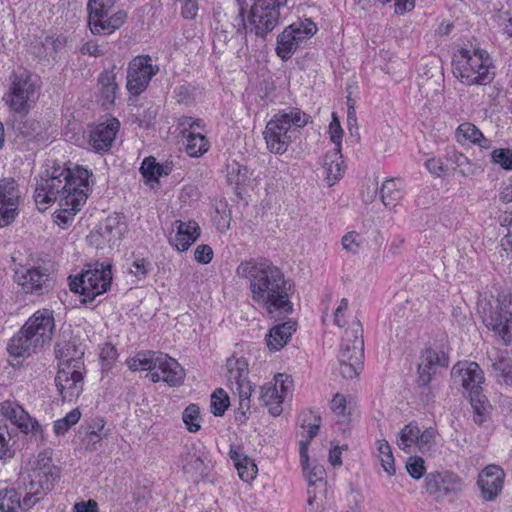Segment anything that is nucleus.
Instances as JSON below:
<instances>
[{
	"mask_svg": "<svg viewBox=\"0 0 512 512\" xmlns=\"http://www.w3.org/2000/svg\"><path fill=\"white\" fill-rule=\"evenodd\" d=\"M92 173L81 167L74 169L53 167L37 180L35 202L48 204L58 201L60 209L55 212V222L62 227L68 225L86 203L91 191L89 178Z\"/></svg>",
	"mask_w": 512,
	"mask_h": 512,
	"instance_id": "1",
	"label": "nucleus"
},
{
	"mask_svg": "<svg viewBox=\"0 0 512 512\" xmlns=\"http://www.w3.org/2000/svg\"><path fill=\"white\" fill-rule=\"evenodd\" d=\"M236 274L249 280L251 298L268 313L282 311L292 313L293 304L289 297L293 285L280 268L267 259H250L241 262Z\"/></svg>",
	"mask_w": 512,
	"mask_h": 512,
	"instance_id": "2",
	"label": "nucleus"
},
{
	"mask_svg": "<svg viewBox=\"0 0 512 512\" xmlns=\"http://www.w3.org/2000/svg\"><path fill=\"white\" fill-rule=\"evenodd\" d=\"M0 411L4 418L0 417V459L6 460L14 457L16 433L9 428L7 420L16 426L22 433L39 435L43 438L40 424L33 419L17 402L5 400L0 404Z\"/></svg>",
	"mask_w": 512,
	"mask_h": 512,
	"instance_id": "3",
	"label": "nucleus"
},
{
	"mask_svg": "<svg viewBox=\"0 0 512 512\" xmlns=\"http://www.w3.org/2000/svg\"><path fill=\"white\" fill-rule=\"evenodd\" d=\"M494 65L487 51L482 49L460 48L452 57L453 75L463 84H490L495 72Z\"/></svg>",
	"mask_w": 512,
	"mask_h": 512,
	"instance_id": "4",
	"label": "nucleus"
},
{
	"mask_svg": "<svg viewBox=\"0 0 512 512\" xmlns=\"http://www.w3.org/2000/svg\"><path fill=\"white\" fill-rule=\"evenodd\" d=\"M309 116L299 108L289 107L273 116L263 132L267 148L274 154H284L299 128L308 123Z\"/></svg>",
	"mask_w": 512,
	"mask_h": 512,
	"instance_id": "5",
	"label": "nucleus"
},
{
	"mask_svg": "<svg viewBox=\"0 0 512 512\" xmlns=\"http://www.w3.org/2000/svg\"><path fill=\"white\" fill-rule=\"evenodd\" d=\"M60 479V470L51 464L50 458L38 460L32 471L21 473L17 479V488L23 494V511L31 509L47 493L53 490Z\"/></svg>",
	"mask_w": 512,
	"mask_h": 512,
	"instance_id": "6",
	"label": "nucleus"
},
{
	"mask_svg": "<svg viewBox=\"0 0 512 512\" xmlns=\"http://www.w3.org/2000/svg\"><path fill=\"white\" fill-rule=\"evenodd\" d=\"M364 340L363 327L359 320L352 322L345 330L338 355L339 373L345 379H353L363 368Z\"/></svg>",
	"mask_w": 512,
	"mask_h": 512,
	"instance_id": "7",
	"label": "nucleus"
},
{
	"mask_svg": "<svg viewBox=\"0 0 512 512\" xmlns=\"http://www.w3.org/2000/svg\"><path fill=\"white\" fill-rule=\"evenodd\" d=\"M69 287L72 292L82 296L84 304L94 301L96 296L105 293L112 282L111 266L103 263H95L81 274L69 277Z\"/></svg>",
	"mask_w": 512,
	"mask_h": 512,
	"instance_id": "8",
	"label": "nucleus"
},
{
	"mask_svg": "<svg viewBox=\"0 0 512 512\" xmlns=\"http://www.w3.org/2000/svg\"><path fill=\"white\" fill-rule=\"evenodd\" d=\"M37 90V80L33 74L23 69L13 71L9 76V86L2 101L11 112L29 113Z\"/></svg>",
	"mask_w": 512,
	"mask_h": 512,
	"instance_id": "9",
	"label": "nucleus"
},
{
	"mask_svg": "<svg viewBox=\"0 0 512 512\" xmlns=\"http://www.w3.org/2000/svg\"><path fill=\"white\" fill-rule=\"evenodd\" d=\"M116 0H88V25L94 35H109L127 19L123 10L113 12Z\"/></svg>",
	"mask_w": 512,
	"mask_h": 512,
	"instance_id": "10",
	"label": "nucleus"
},
{
	"mask_svg": "<svg viewBox=\"0 0 512 512\" xmlns=\"http://www.w3.org/2000/svg\"><path fill=\"white\" fill-rule=\"evenodd\" d=\"M27 114L12 112L6 121L8 140L12 141L19 150H27L29 144H40L46 140V131L41 123L27 118Z\"/></svg>",
	"mask_w": 512,
	"mask_h": 512,
	"instance_id": "11",
	"label": "nucleus"
},
{
	"mask_svg": "<svg viewBox=\"0 0 512 512\" xmlns=\"http://www.w3.org/2000/svg\"><path fill=\"white\" fill-rule=\"evenodd\" d=\"M288 0H257L248 15L250 32L265 39L280 23L281 9Z\"/></svg>",
	"mask_w": 512,
	"mask_h": 512,
	"instance_id": "12",
	"label": "nucleus"
},
{
	"mask_svg": "<svg viewBox=\"0 0 512 512\" xmlns=\"http://www.w3.org/2000/svg\"><path fill=\"white\" fill-rule=\"evenodd\" d=\"M317 30L316 24L308 18L299 19L286 26L277 36L276 55L282 61H288L300 45L310 39Z\"/></svg>",
	"mask_w": 512,
	"mask_h": 512,
	"instance_id": "13",
	"label": "nucleus"
},
{
	"mask_svg": "<svg viewBox=\"0 0 512 512\" xmlns=\"http://www.w3.org/2000/svg\"><path fill=\"white\" fill-rule=\"evenodd\" d=\"M249 364L246 358L232 355L226 360V378L233 393L239 397L238 410L243 416L250 410V397L253 392L251 382L248 380Z\"/></svg>",
	"mask_w": 512,
	"mask_h": 512,
	"instance_id": "14",
	"label": "nucleus"
},
{
	"mask_svg": "<svg viewBox=\"0 0 512 512\" xmlns=\"http://www.w3.org/2000/svg\"><path fill=\"white\" fill-rule=\"evenodd\" d=\"M484 325L508 346L512 342V313L509 305L499 298H492L482 307Z\"/></svg>",
	"mask_w": 512,
	"mask_h": 512,
	"instance_id": "15",
	"label": "nucleus"
},
{
	"mask_svg": "<svg viewBox=\"0 0 512 512\" xmlns=\"http://www.w3.org/2000/svg\"><path fill=\"white\" fill-rule=\"evenodd\" d=\"M159 72V66L153 64L149 55H139L133 58L127 68L126 88L133 96L143 93L153 76Z\"/></svg>",
	"mask_w": 512,
	"mask_h": 512,
	"instance_id": "16",
	"label": "nucleus"
},
{
	"mask_svg": "<svg viewBox=\"0 0 512 512\" xmlns=\"http://www.w3.org/2000/svg\"><path fill=\"white\" fill-rule=\"evenodd\" d=\"M126 230L125 217L122 214L115 213L101 222L98 228L90 233L88 240L96 248L102 249L106 245L113 247L121 240Z\"/></svg>",
	"mask_w": 512,
	"mask_h": 512,
	"instance_id": "17",
	"label": "nucleus"
},
{
	"mask_svg": "<svg viewBox=\"0 0 512 512\" xmlns=\"http://www.w3.org/2000/svg\"><path fill=\"white\" fill-rule=\"evenodd\" d=\"M451 380L454 385L463 388V394L470 397L474 392H482L484 373L476 362H458L451 370Z\"/></svg>",
	"mask_w": 512,
	"mask_h": 512,
	"instance_id": "18",
	"label": "nucleus"
},
{
	"mask_svg": "<svg viewBox=\"0 0 512 512\" xmlns=\"http://www.w3.org/2000/svg\"><path fill=\"white\" fill-rule=\"evenodd\" d=\"M24 332H28L35 341L44 347L51 342L55 332V320L50 309L37 310L23 325Z\"/></svg>",
	"mask_w": 512,
	"mask_h": 512,
	"instance_id": "19",
	"label": "nucleus"
},
{
	"mask_svg": "<svg viewBox=\"0 0 512 512\" xmlns=\"http://www.w3.org/2000/svg\"><path fill=\"white\" fill-rule=\"evenodd\" d=\"M506 473L502 467L489 464L478 474L477 486L481 498L486 502H492L502 493Z\"/></svg>",
	"mask_w": 512,
	"mask_h": 512,
	"instance_id": "20",
	"label": "nucleus"
},
{
	"mask_svg": "<svg viewBox=\"0 0 512 512\" xmlns=\"http://www.w3.org/2000/svg\"><path fill=\"white\" fill-rule=\"evenodd\" d=\"M20 191L12 178L0 179V227L11 224L18 215Z\"/></svg>",
	"mask_w": 512,
	"mask_h": 512,
	"instance_id": "21",
	"label": "nucleus"
},
{
	"mask_svg": "<svg viewBox=\"0 0 512 512\" xmlns=\"http://www.w3.org/2000/svg\"><path fill=\"white\" fill-rule=\"evenodd\" d=\"M425 483L427 492L436 498L456 495L464 487L462 479L448 471L428 474Z\"/></svg>",
	"mask_w": 512,
	"mask_h": 512,
	"instance_id": "22",
	"label": "nucleus"
},
{
	"mask_svg": "<svg viewBox=\"0 0 512 512\" xmlns=\"http://www.w3.org/2000/svg\"><path fill=\"white\" fill-rule=\"evenodd\" d=\"M147 377L153 382H166L170 386H178L184 380V370L172 357L159 352L155 363V370L148 373Z\"/></svg>",
	"mask_w": 512,
	"mask_h": 512,
	"instance_id": "23",
	"label": "nucleus"
},
{
	"mask_svg": "<svg viewBox=\"0 0 512 512\" xmlns=\"http://www.w3.org/2000/svg\"><path fill=\"white\" fill-rule=\"evenodd\" d=\"M14 281L22 287L25 293L44 294L51 290L54 280L49 274L39 268L18 269L14 274Z\"/></svg>",
	"mask_w": 512,
	"mask_h": 512,
	"instance_id": "24",
	"label": "nucleus"
},
{
	"mask_svg": "<svg viewBox=\"0 0 512 512\" xmlns=\"http://www.w3.org/2000/svg\"><path fill=\"white\" fill-rule=\"evenodd\" d=\"M83 379L82 373L75 368H59L55 384L63 401H72L81 394Z\"/></svg>",
	"mask_w": 512,
	"mask_h": 512,
	"instance_id": "25",
	"label": "nucleus"
},
{
	"mask_svg": "<svg viewBox=\"0 0 512 512\" xmlns=\"http://www.w3.org/2000/svg\"><path fill=\"white\" fill-rule=\"evenodd\" d=\"M119 127L120 122L116 118L94 126L90 131L89 145L99 153L108 151L116 138Z\"/></svg>",
	"mask_w": 512,
	"mask_h": 512,
	"instance_id": "26",
	"label": "nucleus"
},
{
	"mask_svg": "<svg viewBox=\"0 0 512 512\" xmlns=\"http://www.w3.org/2000/svg\"><path fill=\"white\" fill-rule=\"evenodd\" d=\"M449 365V357L443 351H436L433 349H426L420 355V362L418 364V377L421 384L431 381L433 375L436 374L437 368H445Z\"/></svg>",
	"mask_w": 512,
	"mask_h": 512,
	"instance_id": "27",
	"label": "nucleus"
},
{
	"mask_svg": "<svg viewBox=\"0 0 512 512\" xmlns=\"http://www.w3.org/2000/svg\"><path fill=\"white\" fill-rule=\"evenodd\" d=\"M299 445L300 461L303 473L308 482V488H311L312 490L327 491L326 471L324 467L321 465H310L308 456V441H299Z\"/></svg>",
	"mask_w": 512,
	"mask_h": 512,
	"instance_id": "28",
	"label": "nucleus"
},
{
	"mask_svg": "<svg viewBox=\"0 0 512 512\" xmlns=\"http://www.w3.org/2000/svg\"><path fill=\"white\" fill-rule=\"evenodd\" d=\"M172 227L176 229V233L170 236L169 242L181 252L187 251L200 236V227L193 220L187 222L175 220Z\"/></svg>",
	"mask_w": 512,
	"mask_h": 512,
	"instance_id": "29",
	"label": "nucleus"
},
{
	"mask_svg": "<svg viewBox=\"0 0 512 512\" xmlns=\"http://www.w3.org/2000/svg\"><path fill=\"white\" fill-rule=\"evenodd\" d=\"M43 347L33 339L28 332H24L23 326L9 340L7 351L11 357L27 358L39 352Z\"/></svg>",
	"mask_w": 512,
	"mask_h": 512,
	"instance_id": "30",
	"label": "nucleus"
},
{
	"mask_svg": "<svg viewBox=\"0 0 512 512\" xmlns=\"http://www.w3.org/2000/svg\"><path fill=\"white\" fill-rule=\"evenodd\" d=\"M56 358L65 362L68 368H76L84 356V349L77 339L58 342L55 345Z\"/></svg>",
	"mask_w": 512,
	"mask_h": 512,
	"instance_id": "31",
	"label": "nucleus"
},
{
	"mask_svg": "<svg viewBox=\"0 0 512 512\" xmlns=\"http://www.w3.org/2000/svg\"><path fill=\"white\" fill-rule=\"evenodd\" d=\"M296 328L297 323L293 320L275 325L270 329L266 337L267 346L275 351L280 350L288 343Z\"/></svg>",
	"mask_w": 512,
	"mask_h": 512,
	"instance_id": "32",
	"label": "nucleus"
},
{
	"mask_svg": "<svg viewBox=\"0 0 512 512\" xmlns=\"http://www.w3.org/2000/svg\"><path fill=\"white\" fill-rule=\"evenodd\" d=\"M229 456L238 471L239 477L243 481L250 482L256 477L258 469L255 462L242 453L240 447L232 445L230 447Z\"/></svg>",
	"mask_w": 512,
	"mask_h": 512,
	"instance_id": "33",
	"label": "nucleus"
},
{
	"mask_svg": "<svg viewBox=\"0 0 512 512\" xmlns=\"http://www.w3.org/2000/svg\"><path fill=\"white\" fill-rule=\"evenodd\" d=\"M324 170L326 180L330 186L334 185L343 175L344 166L342 154L339 148L327 152L324 159Z\"/></svg>",
	"mask_w": 512,
	"mask_h": 512,
	"instance_id": "34",
	"label": "nucleus"
},
{
	"mask_svg": "<svg viewBox=\"0 0 512 512\" xmlns=\"http://www.w3.org/2000/svg\"><path fill=\"white\" fill-rule=\"evenodd\" d=\"M402 182L396 179H388L380 188V198L385 207H396L403 198Z\"/></svg>",
	"mask_w": 512,
	"mask_h": 512,
	"instance_id": "35",
	"label": "nucleus"
},
{
	"mask_svg": "<svg viewBox=\"0 0 512 512\" xmlns=\"http://www.w3.org/2000/svg\"><path fill=\"white\" fill-rule=\"evenodd\" d=\"M204 461L205 453L197 449L196 446H192L184 458L183 470L192 477L203 476L206 470Z\"/></svg>",
	"mask_w": 512,
	"mask_h": 512,
	"instance_id": "36",
	"label": "nucleus"
},
{
	"mask_svg": "<svg viewBox=\"0 0 512 512\" xmlns=\"http://www.w3.org/2000/svg\"><path fill=\"white\" fill-rule=\"evenodd\" d=\"M260 401L269 408L273 416H279L282 413V403L284 395H280L277 385L266 384L261 387Z\"/></svg>",
	"mask_w": 512,
	"mask_h": 512,
	"instance_id": "37",
	"label": "nucleus"
},
{
	"mask_svg": "<svg viewBox=\"0 0 512 512\" xmlns=\"http://www.w3.org/2000/svg\"><path fill=\"white\" fill-rule=\"evenodd\" d=\"M470 404L473 409V421L477 425H482L490 419L492 406L488 398L482 393L474 392L470 397Z\"/></svg>",
	"mask_w": 512,
	"mask_h": 512,
	"instance_id": "38",
	"label": "nucleus"
},
{
	"mask_svg": "<svg viewBox=\"0 0 512 512\" xmlns=\"http://www.w3.org/2000/svg\"><path fill=\"white\" fill-rule=\"evenodd\" d=\"M172 171V163H157L154 158L147 157L143 160L140 172L148 181H158L160 177L168 176Z\"/></svg>",
	"mask_w": 512,
	"mask_h": 512,
	"instance_id": "39",
	"label": "nucleus"
},
{
	"mask_svg": "<svg viewBox=\"0 0 512 512\" xmlns=\"http://www.w3.org/2000/svg\"><path fill=\"white\" fill-rule=\"evenodd\" d=\"M226 170L228 184L236 188L245 185L251 176L248 167L236 160L229 161L226 165Z\"/></svg>",
	"mask_w": 512,
	"mask_h": 512,
	"instance_id": "40",
	"label": "nucleus"
},
{
	"mask_svg": "<svg viewBox=\"0 0 512 512\" xmlns=\"http://www.w3.org/2000/svg\"><path fill=\"white\" fill-rule=\"evenodd\" d=\"M456 136L459 141L462 137L464 140L478 144L483 148L489 147L490 141L485 138L483 133L472 123L465 122L460 124L456 130Z\"/></svg>",
	"mask_w": 512,
	"mask_h": 512,
	"instance_id": "41",
	"label": "nucleus"
},
{
	"mask_svg": "<svg viewBox=\"0 0 512 512\" xmlns=\"http://www.w3.org/2000/svg\"><path fill=\"white\" fill-rule=\"evenodd\" d=\"M22 494L18 488H5L0 490V511L17 512V509L23 510Z\"/></svg>",
	"mask_w": 512,
	"mask_h": 512,
	"instance_id": "42",
	"label": "nucleus"
},
{
	"mask_svg": "<svg viewBox=\"0 0 512 512\" xmlns=\"http://www.w3.org/2000/svg\"><path fill=\"white\" fill-rule=\"evenodd\" d=\"M185 137L187 140L186 152L189 156L200 157L208 151L209 141L203 134L189 131Z\"/></svg>",
	"mask_w": 512,
	"mask_h": 512,
	"instance_id": "43",
	"label": "nucleus"
},
{
	"mask_svg": "<svg viewBox=\"0 0 512 512\" xmlns=\"http://www.w3.org/2000/svg\"><path fill=\"white\" fill-rule=\"evenodd\" d=\"M419 427L415 422L405 425L399 432L397 445L400 449L407 451L418 442Z\"/></svg>",
	"mask_w": 512,
	"mask_h": 512,
	"instance_id": "44",
	"label": "nucleus"
},
{
	"mask_svg": "<svg viewBox=\"0 0 512 512\" xmlns=\"http://www.w3.org/2000/svg\"><path fill=\"white\" fill-rule=\"evenodd\" d=\"M376 444H377V450L379 453L381 465H382L384 471L390 476L394 475L395 474L394 456L392 453L391 446L385 439L378 440Z\"/></svg>",
	"mask_w": 512,
	"mask_h": 512,
	"instance_id": "45",
	"label": "nucleus"
},
{
	"mask_svg": "<svg viewBox=\"0 0 512 512\" xmlns=\"http://www.w3.org/2000/svg\"><path fill=\"white\" fill-rule=\"evenodd\" d=\"M182 420L189 432H198L201 429L199 406L193 403L189 404L182 413Z\"/></svg>",
	"mask_w": 512,
	"mask_h": 512,
	"instance_id": "46",
	"label": "nucleus"
},
{
	"mask_svg": "<svg viewBox=\"0 0 512 512\" xmlns=\"http://www.w3.org/2000/svg\"><path fill=\"white\" fill-rule=\"evenodd\" d=\"M229 396L222 388H217L211 395V412L215 416H223L229 407Z\"/></svg>",
	"mask_w": 512,
	"mask_h": 512,
	"instance_id": "47",
	"label": "nucleus"
},
{
	"mask_svg": "<svg viewBox=\"0 0 512 512\" xmlns=\"http://www.w3.org/2000/svg\"><path fill=\"white\" fill-rule=\"evenodd\" d=\"M491 360V368L497 373V376L503 378L508 383H512V364L510 360L503 355H497V357Z\"/></svg>",
	"mask_w": 512,
	"mask_h": 512,
	"instance_id": "48",
	"label": "nucleus"
},
{
	"mask_svg": "<svg viewBox=\"0 0 512 512\" xmlns=\"http://www.w3.org/2000/svg\"><path fill=\"white\" fill-rule=\"evenodd\" d=\"M326 492L327 491L308 488L305 512H323Z\"/></svg>",
	"mask_w": 512,
	"mask_h": 512,
	"instance_id": "49",
	"label": "nucleus"
},
{
	"mask_svg": "<svg viewBox=\"0 0 512 512\" xmlns=\"http://www.w3.org/2000/svg\"><path fill=\"white\" fill-rule=\"evenodd\" d=\"M81 418V412L78 408L70 411L65 417L57 420L54 423L53 429L56 435L65 434L73 425H75Z\"/></svg>",
	"mask_w": 512,
	"mask_h": 512,
	"instance_id": "50",
	"label": "nucleus"
},
{
	"mask_svg": "<svg viewBox=\"0 0 512 512\" xmlns=\"http://www.w3.org/2000/svg\"><path fill=\"white\" fill-rule=\"evenodd\" d=\"M159 351L144 350L136 353V361L140 364L141 370L152 373L155 370V363Z\"/></svg>",
	"mask_w": 512,
	"mask_h": 512,
	"instance_id": "51",
	"label": "nucleus"
},
{
	"mask_svg": "<svg viewBox=\"0 0 512 512\" xmlns=\"http://www.w3.org/2000/svg\"><path fill=\"white\" fill-rule=\"evenodd\" d=\"M492 162L505 170H512V150L509 148L494 149L491 153Z\"/></svg>",
	"mask_w": 512,
	"mask_h": 512,
	"instance_id": "52",
	"label": "nucleus"
},
{
	"mask_svg": "<svg viewBox=\"0 0 512 512\" xmlns=\"http://www.w3.org/2000/svg\"><path fill=\"white\" fill-rule=\"evenodd\" d=\"M362 243L363 239L361 235L355 231L348 232L342 237L343 249L353 254L359 251Z\"/></svg>",
	"mask_w": 512,
	"mask_h": 512,
	"instance_id": "53",
	"label": "nucleus"
},
{
	"mask_svg": "<svg viewBox=\"0 0 512 512\" xmlns=\"http://www.w3.org/2000/svg\"><path fill=\"white\" fill-rule=\"evenodd\" d=\"M406 469L412 478L420 479L425 473L424 460L418 456H411L406 463Z\"/></svg>",
	"mask_w": 512,
	"mask_h": 512,
	"instance_id": "54",
	"label": "nucleus"
},
{
	"mask_svg": "<svg viewBox=\"0 0 512 512\" xmlns=\"http://www.w3.org/2000/svg\"><path fill=\"white\" fill-rule=\"evenodd\" d=\"M105 420L103 418H95L92 420L91 424L88 427L91 441L94 443L99 442L103 438H106L108 433L104 432Z\"/></svg>",
	"mask_w": 512,
	"mask_h": 512,
	"instance_id": "55",
	"label": "nucleus"
},
{
	"mask_svg": "<svg viewBox=\"0 0 512 512\" xmlns=\"http://www.w3.org/2000/svg\"><path fill=\"white\" fill-rule=\"evenodd\" d=\"M330 140L335 144V148L341 150V141L343 137V129L341 128L340 121L335 113L332 114V121L329 124Z\"/></svg>",
	"mask_w": 512,
	"mask_h": 512,
	"instance_id": "56",
	"label": "nucleus"
},
{
	"mask_svg": "<svg viewBox=\"0 0 512 512\" xmlns=\"http://www.w3.org/2000/svg\"><path fill=\"white\" fill-rule=\"evenodd\" d=\"M455 163L457 171L464 177L474 175L477 171V166L463 154L456 155Z\"/></svg>",
	"mask_w": 512,
	"mask_h": 512,
	"instance_id": "57",
	"label": "nucleus"
},
{
	"mask_svg": "<svg viewBox=\"0 0 512 512\" xmlns=\"http://www.w3.org/2000/svg\"><path fill=\"white\" fill-rule=\"evenodd\" d=\"M436 437V430L434 428H428L418 433L417 447L422 451L429 450L434 443Z\"/></svg>",
	"mask_w": 512,
	"mask_h": 512,
	"instance_id": "58",
	"label": "nucleus"
},
{
	"mask_svg": "<svg viewBox=\"0 0 512 512\" xmlns=\"http://www.w3.org/2000/svg\"><path fill=\"white\" fill-rule=\"evenodd\" d=\"M431 381L425 382V384H421L420 378L416 379V388L418 389V394L421 402L425 404H430L434 402L435 393L432 386H430Z\"/></svg>",
	"mask_w": 512,
	"mask_h": 512,
	"instance_id": "59",
	"label": "nucleus"
},
{
	"mask_svg": "<svg viewBox=\"0 0 512 512\" xmlns=\"http://www.w3.org/2000/svg\"><path fill=\"white\" fill-rule=\"evenodd\" d=\"M130 272L138 279H145L150 272V262L146 259H137L133 262Z\"/></svg>",
	"mask_w": 512,
	"mask_h": 512,
	"instance_id": "60",
	"label": "nucleus"
},
{
	"mask_svg": "<svg viewBox=\"0 0 512 512\" xmlns=\"http://www.w3.org/2000/svg\"><path fill=\"white\" fill-rule=\"evenodd\" d=\"M194 258L198 263L208 264L213 259V250L209 245L201 244L195 249Z\"/></svg>",
	"mask_w": 512,
	"mask_h": 512,
	"instance_id": "61",
	"label": "nucleus"
},
{
	"mask_svg": "<svg viewBox=\"0 0 512 512\" xmlns=\"http://www.w3.org/2000/svg\"><path fill=\"white\" fill-rule=\"evenodd\" d=\"M274 380L275 383L273 385H277L280 395H284L285 398L293 386V380L291 376L287 374H277Z\"/></svg>",
	"mask_w": 512,
	"mask_h": 512,
	"instance_id": "62",
	"label": "nucleus"
},
{
	"mask_svg": "<svg viewBox=\"0 0 512 512\" xmlns=\"http://www.w3.org/2000/svg\"><path fill=\"white\" fill-rule=\"evenodd\" d=\"M331 410L338 417H346V399L341 394H336L331 401Z\"/></svg>",
	"mask_w": 512,
	"mask_h": 512,
	"instance_id": "63",
	"label": "nucleus"
},
{
	"mask_svg": "<svg viewBox=\"0 0 512 512\" xmlns=\"http://www.w3.org/2000/svg\"><path fill=\"white\" fill-rule=\"evenodd\" d=\"M73 512H99L98 503L93 499L77 502L73 506Z\"/></svg>",
	"mask_w": 512,
	"mask_h": 512,
	"instance_id": "64",
	"label": "nucleus"
}]
</instances>
